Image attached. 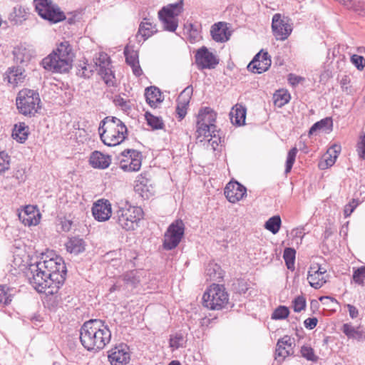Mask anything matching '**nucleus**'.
I'll return each mask as SVG.
<instances>
[{"label":"nucleus","instance_id":"nucleus-1","mask_svg":"<svg viewBox=\"0 0 365 365\" xmlns=\"http://www.w3.org/2000/svg\"><path fill=\"white\" fill-rule=\"evenodd\" d=\"M29 269L32 273L30 282L38 292L58 289L66 279V267L61 257L45 259L31 264Z\"/></svg>","mask_w":365,"mask_h":365},{"label":"nucleus","instance_id":"nucleus-2","mask_svg":"<svg viewBox=\"0 0 365 365\" xmlns=\"http://www.w3.org/2000/svg\"><path fill=\"white\" fill-rule=\"evenodd\" d=\"M111 332L103 322L91 319L86 322L81 328V344L88 351H98L109 343Z\"/></svg>","mask_w":365,"mask_h":365},{"label":"nucleus","instance_id":"nucleus-3","mask_svg":"<svg viewBox=\"0 0 365 365\" xmlns=\"http://www.w3.org/2000/svg\"><path fill=\"white\" fill-rule=\"evenodd\" d=\"M73 57L71 45L68 41H63L55 51L42 60L41 64L48 71L66 73L71 67Z\"/></svg>","mask_w":365,"mask_h":365},{"label":"nucleus","instance_id":"nucleus-4","mask_svg":"<svg viewBox=\"0 0 365 365\" xmlns=\"http://www.w3.org/2000/svg\"><path fill=\"white\" fill-rule=\"evenodd\" d=\"M100 137L108 146H115L121 143L128 134L125 125L118 118L107 116L100 123Z\"/></svg>","mask_w":365,"mask_h":365},{"label":"nucleus","instance_id":"nucleus-5","mask_svg":"<svg viewBox=\"0 0 365 365\" xmlns=\"http://www.w3.org/2000/svg\"><path fill=\"white\" fill-rule=\"evenodd\" d=\"M216 120V113L210 108L205 107L202 108L198 113L197 120V138L200 139L202 142L205 138L208 137H216V126L215 122Z\"/></svg>","mask_w":365,"mask_h":365},{"label":"nucleus","instance_id":"nucleus-6","mask_svg":"<svg viewBox=\"0 0 365 365\" xmlns=\"http://www.w3.org/2000/svg\"><path fill=\"white\" fill-rule=\"evenodd\" d=\"M229 295L223 285L212 284L204 293L203 305L211 310H220L226 307Z\"/></svg>","mask_w":365,"mask_h":365},{"label":"nucleus","instance_id":"nucleus-7","mask_svg":"<svg viewBox=\"0 0 365 365\" xmlns=\"http://www.w3.org/2000/svg\"><path fill=\"white\" fill-rule=\"evenodd\" d=\"M143 212L140 207L128 206L120 207L115 213L114 218L118 225L125 230H134L143 218Z\"/></svg>","mask_w":365,"mask_h":365},{"label":"nucleus","instance_id":"nucleus-8","mask_svg":"<svg viewBox=\"0 0 365 365\" xmlns=\"http://www.w3.org/2000/svg\"><path fill=\"white\" fill-rule=\"evenodd\" d=\"M40 103L39 94L36 91L25 88L18 93L17 108L24 115H34L41 108Z\"/></svg>","mask_w":365,"mask_h":365},{"label":"nucleus","instance_id":"nucleus-9","mask_svg":"<svg viewBox=\"0 0 365 365\" xmlns=\"http://www.w3.org/2000/svg\"><path fill=\"white\" fill-rule=\"evenodd\" d=\"M36 9L43 19L52 22H59L65 19L64 14L60 9L52 4L51 0H34Z\"/></svg>","mask_w":365,"mask_h":365},{"label":"nucleus","instance_id":"nucleus-10","mask_svg":"<svg viewBox=\"0 0 365 365\" xmlns=\"http://www.w3.org/2000/svg\"><path fill=\"white\" fill-rule=\"evenodd\" d=\"M185 225L181 220H177L170 225L165 236L163 246L165 250L175 248L183 237Z\"/></svg>","mask_w":365,"mask_h":365},{"label":"nucleus","instance_id":"nucleus-11","mask_svg":"<svg viewBox=\"0 0 365 365\" xmlns=\"http://www.w3.org/2000/svg\"><path fill=\"white\" fill-rule=\"evenodd\" d=\"M94 68L104 82L109 86L114 85L115 76L111 69L110 57L107 53L101 52L93 58Z\"/></svg>","mask_w":365,"mask_h":365},{"label":"nucleus","instance_id":"nucleus-12","mask_svg":"<svg viewBox=\"0 0 365 365\" xmlns=\"http://www.w3.org/2000/svg\"><path fill=\"white\" fill-rule=\"evenodd\" d=\"M120 168L125 172L138 171L141 167L142 155L133 149H128L120 154Z\"/></svg>","mask_w":365,"mask_h":365},{"label":"nucleus","instance_id":"nucleus-13","mask_svg":"<svg viewBox=\"0 0 365 365\" xmlns=\"http://www.w3.org/2000/svg\"><path fill=\"white\" fill-rule=\"evenodd\" d=\"M272 29L277 40L284 41L292 31V27L287 17L275 14L272 17Z\"/></svg>","mask_w":365,"mask_h":365},{"label":"nucleus","instance_id":"nucleus-14","mask_svg":"<svg viewBox=\"0 0 365 365\" xmlns=\"http://www.w3.org/2000/svg\"><path fill=\"white\" fill-rule=\"evenodd\" d=\"M327 269L318 263L312 264L308 272L307 280L309 284L315 288L319 289L326 283Z\"/></svg>","mask_w":365,"mask_h":365},{"label":"nucleus","instance_id":"nucleus-15","mask_svg":"<svg viewBox=\"0 0 365 365\" xmlns=\"http://www.w3.org/2000/svg\"><path fill=\"white\" fill-rule=\"evenodd\" d=\"M195 57L197 65L202 69L213 68L219 63L216 56L210 52L205 46L199 48Z\"/></svg>","mask_w":365,"mask_h":365},{"label":"nucleus","instance_id":"nucleus-16","mask_svg":"<svg viewBox=\"0 0 365 365\" xmlns=\"http://www.w3.org/2000/svg\"><path fill=\"white\" fill-rule=\"evenodd\" d=\"M246 187L237 181L230 182L225 188V195L232 203L242 200L246 195Z\"/></svg>","mask_w":365,"mask_h":365},{"label":"nucleus","instance_id":"nucleus-17","mask_svg":"<svg viewBox=\"0 0 365 365\" xmlns=\"http://www.w3.org/2000/svg\"><path fill=\"white\" fill-rule=\"evenodd\" d=\"M111 365H123L130 360L128 347L124 344H120L110 351L108 355Z\"/></svg>","mask_w":365,"mask_h":365},{"label":"nucleus","instance_id":"nucleus-18","mask_svg":"<svg viewBox=\"0 0 365 365\" xmlns=\"http://www.w3.org/2000/svg\"><path fill=\"white\" fill-rule=\"evenodd\" d=\"M271 66V59L267 52L258 53L253 60L249 63L247 68L249 71L262 73L268 70Z\"/></svg>","mask_w":365,"mask_h":365},{"label":"nucleus","instance_id":"nucleus-19","mask_svg":"<svg viewBox=\"0 0 365 365\" xmlns=\"http://www.w3.org/2000/svg\"><path fill=\"white\" fill-rule=\"evenodd\" d=\"M19 218L26 226L36 225L40 222L41 213L36 206L26 205L19 213Z\"/></svg>","mask_w":365,"mask_h":365},{"label":"nucleus","instance_id":"nucleus-20","mask_svg":"<svg viewBox=\"0 0 365 365\" xmlns=\"http://www.w3.org/2000/svg\"><path fill=\"white\" fill-rule=\"evenodd\" d=\"M93 215L100 222L108 220L111 215V205L108 200H100L92 208Z\"/></svg>","mask_w":365,"mask_h":365},{"label":"nucleus","instance_id":"nucleus-21","mask_svg":"<svg viewBox=\"0 0 365 365\" xmlns=\"http://www.w3.org/2000/svg\"><path fill=\"white\" fill-rule=\"evenodd\" d=\"M212 38L216 42L223 43L229 40L231 33L224 22L215 24L210 30Z\"/></svg>","mask_w":365,"mask_h":365},{"label":"nucleus","instance_id":"nucleus-22","mask_svg":"<svg viewBox=\"0 0 365 365\" xmlns=\"http://www.w3.org/2000/svg\"><path fill=\"white\" fill-rule=\"evenodd\" d=\"M124 54L125 61L131 66L134 75L140 76L143 73V71L139 65L138 52L126 46L124 49Z\"/></svg>","mask_w":365,"mask_h":365},{"label":"nucleus","instance_id":"nucleus-23","mask_svg":"<svg viewBox=\"0 0 365 365\" xmlns=\"http://www.w3.org/2000/svg\"><path fill=\"white\" fill-rule=\"evenodd\" d=\"M292 353V340L289 336H284L278 340L276 356L284 359Z\"/></svg>","mask_w":365,"mask_h":365},{"label":"nucleus","instance_id":"nucleus-24","mask_svg":"<svg viewBox=\"0 0 365 365\" xmlns=\"http://www.w3.org/2000/svg\"><path fill=\"white\" fill-rule=\"evenodd\" d=\"M110 158L99 151H94L91 155L89 162L94 168L105 169L110 164Z\"/></svg>","mask_w":365,"mask_h":365},{"label":"nucleus","instance_id":"nucleus-25","mask_svg":"<svg viewBox=\"0 0 365 365\" xmlns=\"http://www.w3.org/2000/svg\"><path fill=\"white\" fill-rule=\"evenodd\" d=\"M24 73V71L20 67L9 68L4 74V81H7V82L13 86H16L24 79L25 75Z\"/></svg>","mask_w":365,"mask_h":365},{"label":"nucleus","instance_id":"nucleus-26","mask_svg":"<svg viewBox=\"0 0 365 365\" xmlns=\"http://www.w3.org/2000/svg\"><path fill=\"white\" fill-rule=\"evenodd\" d=\"M156 31L157 29L155 28V26L153 25L151 22L145 19L140 24L136 38L139 42L141 41H145Z\"/></svg>","mask_w":365,"mask_h":365},{"label":"nucleus","instance_id":"nucleus-27","mask_svg":"<svg viewBox=\"0 0 365 365\" xmlns=\"http://www.w3.org/2000/svg\"><path fill=\"white\" fill-rule=\"evenodd\" d=\"M230 116L233 124L244 125L246 118V108L242 105L237 104L232 108Z\"/></svg>","mask_w":365,"mask_h":365},{"label":"nucleus","instance_id":"nucleus-28","mask_svg":"<svg viewBox=\"0 0 365 365\" xmlns=\"http://www.w3.org/2000/svg\"><path fill=\"white\" fill-rule=\"evenodd\" d=\"M85 242L79 237H71L66 243V247L68 252L74 255H78L85 250Z\"/></svg>","mask_w":365,"mask_h":365},{"label":"nucleus","instance_id":"nucleus-29","mask_svg":"<svg viewBox=\"0 0 365 365\" xmlns=\"http://www.w3.org/2000/svg\"><path fill=\"white\" fill-rule=\"evenodd\" d=\"M145 96L146 101L151 107H156L162 101L161 92L159 88L153 86L145 89Z\"/></svg>","mask_w":365,"mask_h":365},{"label":"nucleus","instance_id":"nucleus-30","mask_svg":"<svg viewBox=\"0 0 365 365\" xmlns=\"http://www.w3.org/2000/svg\"><path fill=\"white\" fill-rule=\"evenodd\" d=\"M205 274L210 280L217 281L223 278V272L220 266L213 262L207 264Z\"/></svg>","mask_w":365,"mask_h":365},{"label":"nucleus","instance_id":"nucleus-31","mask_svg":"<svg viewBox=\"0 0 365 365\" xmlns=\"http://www.w3.org/2000/svg\"><path fill=\"white\" fill-rule=\"evenodd\" d=\"M14 60L16 63L24 65L31 58L30 51L24 47H16L13 51Z\"/></svg>","mask_w":365,"mask_h":365},{"label":"nucleus","instance_id":"nucleus-32","mask_svg":"<svg viewBox=\"0 0 365 365\" xmlns=\"http://www.w3.org/2000/svg\"><path fill=\"white\" fill-rule=\"evenodd\" d=\"M343 332L349 337L356 340H361L365 338V332L359 330L349 324H344L342 327Z\"/></svg>","mask_w":365,"mask_h":365},{"label":"nucleus","instance_id":"nucleus-33","mask_svg":"<svg viewBox=\"0 0 365 365\" xmlns=\"http://www.w3.org/2000/svg\"><path fill=\"white\" fill-rule=\"evenodd\" d=\"M29 135V128L24 123H20L19 125H15L12 132V136L14 139L20 143L24 142Z\"/></svg>","mask_w":365,"mask_h":365},{"label":"nucleus","instance_id":"nucleus-34","mask_svg":"<svg viewBox=\"0 0 365 365\" xmlns=\"http://www.w3.org/2000/svg\"><path fill=\"white\" fill-rule=\"evenodd\" d=\"M183 1L180 0L178 2L170 4L168 7H163L159 12L158 16H163L164 14H172L178 16L182 11Z\"/></svg>","mask_w":365,"mask_h":365},{"label":"nucleus","instance_id":"nucleus-35","mask_svg":"<svg viewBox=\"0 0 365 365\" xmlns=\"http://www.w3.org/2000/svg\"><path fill=\"white\" fill-rule=\"evenodd\" d=\"M332 127L331 118H325L320 121L315 123L310 128L309 135H313L317 130H329Z\"/></svg>","mask_w":365,"mask_h":365},{"label":"nucleus","instance_id":"nucleus-36","mask_svg":"<svg viewBox=\"0 0 365 365\" xmlns=\"http://www.w3.org/2000/svg\"><path fill=\"white\" fill-rule=\"evenodd\" d=\"M176 16L164 14L163 16H159L162 21L164 28L169 31H175L178 27V21L175 19Z\"/></svg>","mask_w":365,"mask_h":365},{"label":"nucleus","instance_id":"nucleus-37","mask_svg":"<svg viewBox=\"0 0 365 365\" xmlns=\"http://www.w3.org/2000/svg\"><path fill=\"white\" fill-rule=\"evenodd\" d=\"M273 98L274 105L281 108L289 101L290 95L287 91L279 90L274 94Z\"/></svg>","mask_w":365,"mask_h":365},{"label":"nucleus","instance_id":"nucleus-38","mask_svg":"<svg viewBox=\"0 0 365 365\" xmlns=\"http://www.w3.org/2000/svg\"><path fill=\"white\" fill-rule=\"evenodd\" d=\"M281 218L279 215L270 217L264 224V227L270 231L272 234H277L281 227Z\"/></svg>","mask_w":365,"mask_h":365},{"label":"nucleus","instance_id":"nucleus-39","mask_svg":"<svg viewBox=\"0 0 365 365\" xmlns=\"http://www.w3.org/2000/svg\"><path fill=\"white\" fill-rule=\"evenodd\" d=\"M295 255L296 251L293 248L288 247L284 250L283 258L289 269H294Z\"/></svg>","mask_w":365,"mask_h":365},{"label":"nucleus","instance_id":"nucleus-40","mask_svg":"<svg viewBox=\"0 0 365 365\" xmlns=\"http://www.w3.org/2000/svg\"><path fill=\"white\" fill-rule=\"evenodd\" d=\"M145 119L147 120L148 124L153 128V129H161L163 126V120L156 117L151 113L146 112L145 113Z\"/></svg>","mask_w":365,"mask_h":365},{"label":"nucleus","instance_id":"nucleus-41","mask_svg":"<svg viewBox=\"0 0 365 365\" xmlns=\"http://www.w3.org/2000/svg\"><path fill=\"white\" fill-rule=\"evenodd\" d=\"M192 94V88L190 86L185 88L179 95L177 103H181L182 105L188 106L191 96Z\"/></svg>","mask_w":365,"mask_h":365},{"label":"nucleus","instance_id":"nucleus-42","mask_svg":"<svg viewBox=\"0 0 365 365\" xmlns=\"http://www.w3.org/2000/svg\"><path fill=\"white\" fill-rule=\"evenodd\" d=\"M297 152H298V150L295 147L292 148L288 152L287 161H286L285 174H287L291 171L293 164L295 162Z\"/></svg>","mask_w":365,"mask_h":365},{"label":"nucleus","instance_id":"nucleus-43","mask_svg":"<svg viewBox=\"0 0 365 365\" xmlns=\"http://www.w3.org/2000/svg\"><path fill=\"white\" fill-rule=\"evenodd\" d=\"M289 314V309L284 306L277 307L272 314V319H284L288 317Z\"/></svg>","mask_w":365,"mask_h":365},{"label":"nucleus","instance_id":"nucleus-44","mask_svg":"<svg viewBox=\"0 0 365 365\" xmlns=\"http://www.w3.org/2000/svg\"><path fill=\"white\" fill-rule=\"evenodd\" d=\"M353 279L356 284H359L361 286L364 285L365 266L359 267L354 272Z\"/></svg>","mask_w":365,"mask_h":365},{"label":"nucleus","instance_id":"nucleus-45","mask_svg":"<svg viewBox=\"0 0 365 365\" xmlns=\"http://www.w3.org/2000/svg\"><path fill=\"white\" fill-rule=\"evenodd\" d=\"M94 66L92 64L83 63V66H81V68L78 70L77 75L81 77L89 78L94 71Z\"/></svg>","mask_w":365,"mask_h":365},{"label":"nucleus","instance_id":"nucleus-46","mask_svg":"<svg viewBox=\"0 0 365 365\" xmlns=\"http://www.w3.org/2000/svg\"><path fill=\"white\" fill-rule=\"evenodd\" d=\"M9 289L4 285H0V306H5L11 302V295L7 293Z\"/></svg>","mask_w":365,"mask_h":365},{"label":"nucleus","instance_id":"nucleus-47","mask_svg":"<svg viewBox=\"0 0 365 365\" xmlns=\"http://www.w3.org/2000/svg\"><path fill=\"white\" fill-rule=\"evenodd\" d=\"M301 354L309 361H317L318 359V356L314 354L313 349L310 346H303L301 348Z\"/></svg>","mask_w":365,"mask_h":365},{"label":"nucleus","instance_id":"nucleus-48","mask_svg":"<svg viewBox=\"0 0 365 365\" xmlns=\"http://www.w3.org/2000/svg\"><path fill=\"white\" fill-rule=\"evenodd\" d=\"M10 157L4 152L0 153V174L9 169Z\"/></svg>","mask_w":365,"mask_h":365},{"label":"nucleus","instance_id":"nucleus-49","mask_svg":"<svg viewBox=\"0 0 365 365\" xmlns=\"http://www.w3.org/2000/svg\"><path fill=\"white\" fill-rule=\"evenodd\" d=\"M184 337L181 334H176L170 339V346L173 349H178L183 346Z\"/></svg>","mask_w":365,"mask_h":365},{"label":"nucleus","instance_id":"nucleus-50","mask_svg":"<svg viewBox=\"0 0 365 365\" xmlns=\"http://www.w3.org/2000/svg\"><path fill=\"white\" fill-rule=\"evenodd\" d=\"M351 61L359 71L363 70L365 66V59L361 56L354 54L351 57Z\"/></svg>","mask_w":365,"mask_h":365},{"label":"nucleus","instance_id":"nucleus-51","mask_svg":"<svg viewBox=\"0 0 365 365\" xmlns=\"http://www.w3.org/2000/svg\"><path fill=\"white\" fill-rule=\"evenodd\" d=\"M336 160V155L331 154H326L324 161L319 163V167L322 169H326L328 167L332 166Z\"/></svg>","mask_w":365,"mask_h":365},{"label":"nucleus","instance_id":"nucleus-52","mask_svg":"<svg viewBox=\"0 0 365 365\" xmlns=\"http://www.w3.org/2000/svg\"><path fill=\"white\" fill-rule=\"evenodd\" d=\"M351 11L365 17V2L362 1H355Z\"/></svg>","mask_w":365,"mask_h":365},{"label":"nucleus","instance_id":"nucleus-53","mask_svg":"<svg viewBox=\"0 0 365 365\" xmlns=\"http://www.w3.org/2000/svg\"><path fill=\"white\" fill-rule=\"evenodd\" d=\"M306 302L303 297H298L293 302L294 311L299 312L305 308Z\"/></svg>","mask_w":365,"mask_h":365},{"label":"nucleus","instance_id":"nucleus-54","mask_svg":"<svg viewBox=\"0 0 365 365\" xmlns=\"http://www.w3.org/2000/svg\"><path fill=\"white\" fill-rule=\"evenodd\" d=\"M356 150L359 156L362 159H365V134L360 137Z\"/></svg>","mask_w":365,"mask_h":365},{"label":"nucleus","instance_id":"nucleus-55","mask_svg":"<svg viewBox=\"0 0 365 365\" xmlns=\"http://www.w3.org/2000/svg\"><path fill=\"white\" fill-rule=\"evenodd\" d=\"M359 204V200L353 199L351 202L345 206L344 210V216L346 217L350 216Z\"/></svg>","mask_w":365,"mask_h":365},{"label":"nucleus","instance_id":"nucleus-56","mask_svg":"<svg viewBox=\"0 0 365 365\" xmlns=\"http://www.w3.org/2000/svg\"><path fill=\"white\" fill-rule=\"evenodd\" d=\"M319 300L323 304L329 306L332 308H334L335 305L338 304V302L335 299L328 296L322 297L319 298Z\"/></svg>","mask_w":365,"mask_h":365},{"label":"nucleus","instance_id":"nucleus-57","mask_svg":"<svg viewBox=\"0 0 365 365\" xmlns=\"http://www.w3.org/2000/svg\"><path fill=\"white\" fill-rule=\"evenodd\" d=\"M187 108V106L177 103L176 113L180 120H182L186 115Z\"/></svg>","mask_w":365,"mask_h":365},{"label":"nucleus","instance_id":"nucleus-58","mask_svg":"<svg viewBox=\"0 0 365 365\" xmlns=\"http://www.w3.org/2000/svg\"><path fill=\"white\" fill-rule=\"evenodd\" d=\"M349 83H350V79L346 76H344L340 81V85L342 88V91H345L347 93H351V89L349 86Z\"/></svg>","mask_w":365,"mask_h":365},{"label":"nucleus","instance_id":"nucleus-59","mask_svg":"<svg viewBox=\"0 0 365 365\" xmlns=\"http://www.w3.org/2000/svg\"><path fill=\"white\" fill-rule=\"evenodd\" d=\"M318 320L317 318H308L304 321V326L306 328L313 329L317 324Z\"/></svg>","mask_w":365,"mask_h":365},{"label":"nucleus","instance_id":"nucleus-60","mask_svg":"<svg viewBox=\"0 0 365 365\" xmlns=\"http://www.w3.org/2000/svg\"><path fill=\"white\" fill-rule=\"evenodd\" d=\"M341 152V146L339 145H333L331 148H329V150L327 152V154H331L333 155H336V158H337L338 155Z\"/></svg>","mask_w":365,"mask_h":365},{"label":"nucleus","instance_id":"nucleus-61","mask_svg":"<svg viewBox=\"0 0 365 365\" xmlns=\"http://www.w3.org/2000/svg\"><path fill=\"white\" fill-rule=\"evenodd\" d=\"M302 79L301 77L294 74H289L288 78L289 82L293 86L298 84Z\"/></svg>","mask_w":365,"mask_h":365},{"label":"nucleus","instance_id":"nucleus-62","mask_svg":"<svg viewBox=\"0 0 365 365\" xmlns=\"http://www.w3.org/2000/svg\"><path fill=\"white\" fill-rule=\"evenodd\" d=\"M347 307H348V310H349L350 317L352 319L357 317L358 314H359L358 309L354 306L351 305V304H348Z\"/></svg>","mask_w":365,"mask_h":365},{"label":"nucleus","instance_id":"nucleus-63","mask_svg":"<svg viewBox=\"0 0 365 365\" xmlns=\"http://www.w3.org/2000/svg\"><path fill=\"white\" fill-rule=\"evenodd\" d=\"M208 142L211 144V145L212 147V149L215 150L216 149L215 146L218 145L217 140H212V138H211L210 140H208Z\"/></svg>","mask_w":365,"mask_h":365},{"label":"nucleus","instance_id":"nucleus-64","mask_svg":"<svg viewBox=\"0 0 365 365\" xmlns=\"http://www.w3.org/2000/svg\"><path fill=\"white\" fill-rule=\"evenodd\" d=\"M168 365H180L178 361H172Z\"/></svg>","mask_w":365,"mask_h":365}]
</instances>
